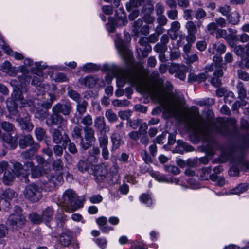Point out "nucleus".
Here are the masks:
<instances>
[{"mask_svg": "<svg viewBox=\"0 0 249 249\" xmlns=\"http://www.w3.org/2000/svg\"><path fill=\"white\" fill-rule=\"evenodd\" d=\"M22 75L18 76V79L20 84L18 85V90H14L12 94L13 100H7V107L9 111L13 115H17L18 110V107H25L33 106L36 109L37 112L35 117L43 120L46 118L49 115V112L47 109H40V107H44L45 108H50L53 102L55 100L54 94L51 93H45L44 99L49 97V101L43 99L40 95H38L37 99L33 101H27L24 100L21 93L26 92L27 90V86L29 85L31 76L27 75L29 71L26 66H22L20 68Z\"/></svg>", "mask_w": 249, "mask_h": 249, "instance_id": "nucleus-1", "label": "nucleus"}, {"mask_svg": "<svg viewBox=\"0 0 249 249\" xmlns=\"http://www.w3.org/2000/svg\"><path fill=\"white\" fill-rule=\"evenodd\" d=\"M194 122L192 135L194 137L195 141L202 140L205 142L211 141V131L221 135H226L228 131V125L234 126L236 123V120L234 118H230L226 120L224 118H219L208 127L205 124V120L200 116L196 117Z\"/></svg>", "mask_w": 249, "mask_h": 249, "instance_id": "nucleus-2", "label": "nucleus"}, {"mask_svg": "<svg viewBox=\"0 0 249 249\" xmlns=\"http://www.w3.org/2000/svg\"><path fill=\"white\" fill-rule=\"evenodd\" d=\"M121 78L123 84L128 82L133 85H139L141 87V90L146 93L151 99L155 102L160 103L162 102L164 95H168L172 91L173 87L171 83L166 81L164 84L162 80H160L158 85L147 84H140L138 73L135 71H131L124 74L121 77H118L117 79Z\"/></svg>", "mask_w": 249, "mask_h": 249, "instance_id": "nucleus-3", "label": "nucleus"}, {"mask_svg": "<svg viewBox=\"0 0 249 249\" xmlns=\"http://www.w3.org/2000/svg\"><path fill=\"white\" fill-rule=\"evenodd\" d=\"M71 109V104L69 101L54 105L52 108V114L46 119L47 125L48 126L58 125V128L62 130L67 129V119H65L60 113L68 116L70 114Z\"/></svg>", "mask_w": 249, "mask_h": 249, "instance_id": "nucleus-4", "label": "nucleus"}, {"mask_svg": "<svg viewBox=\"0 0 249 249\" xmlns=\"http://www.w3.org/2000/svg\"><path fill=\"white\" fill-rule=\"evenodd\" d=\"M62 198L61 205V212L64 211L71 213L82 206V203L78 199L76 194L71 189L66 190L63 195Z\"/></svg>", "mask_w": 249, "mask_h": 249, "instance_id": "nucleus-5", "label": "nucleus"}, {"mask_svg": "<svg viewBox=\"0 0 249 249\" xmlns=\"http://www.w3.org/2000/svg\"><path fill=\"white\" fill-rule=\"evenodd\" d=\"M26 222V219L21 209L18 206H15L14 212L7 220V224L13 231H17L25 225Z\"/></svg>", "mask_w": 249, "mask_h": 249, "instance_id": "nucleus-6", "label": "nucleus"}, {"mask_svg": "<svg viewBox=\"0 0 249 249\" xmlns=\"http://www.w3.org/2000/svg\"><path fill=\"white\" fill-rule=\"evenodd\" d=\"M35 68L37 69L36 72L35 73V74L36 76H34L32 81V84L36 86L37 87H39L38 89L43 91L42 95H41L42 97L44 96L43 95L45 93H49L47 92V90L48 89L49 86L48 85H45L44 84H42V80H43V73L41 71V70L44 69L46 67L44 65H41V63L39 62H35ZM34 68V67H33Z\"/></svg>", "mask_w": 249, "mask_h": 249, "instance_id": "nucleus-7", "label": "nucleus"}, {"mask_svg": "<svg viewBox=\"0 0 249 249\" xmlns=\"http://www.w3.org/2000/svg\"><path fill=\"white\" fill-rule=\"evenodd\" d=\"M163 115L166 119L171 117L178 118L181 114L180 107L175 102H170L162 105Z\"/></svg>", "mask_w": 249, "mask_h": 249, "instance_id": "nucleus-8", "label": "nucleus"}, {"mask_svg": "<svg viewBox=\"0 0 249 249\" xmlns=\"http://www.w3.org/2000/svg\"><path fill=\"white\" fill-rule=\"evenodd\" d=\"M120 15L117 16L116 18L114 19L112 17L108 18V22L107 25V30L109 32H113L117 26L125 25L127 23L126 16L122 9H119Z\"/></svg>", "mask_w": 249, "mask_h": 249, "instance_id": "nucleus-9", "label": "nucleus"}, {"mask_svg": "<svg viewBox=\"0 0 249 249\" xmlns=\"http://www.w3.org/2000/svg\"><path fill=\"white\" fill-rule=\"evenodd\" d=\"M23 194L26 198L32 202H36L41 197V193L39 187L33 184L27 186Z\"/></svg>", "mask_w": 249, "mask_h": 249, "instance_id": "nucleus-10", "label": "nucleus"}, {"mask_svg": "<svg viewBox=\"0 0 249 249\" xmlns=\"http://www.w3.org/2000/svg\"><path fill=\"white\" fill-rule=\"evenodd\" d=\"M84 139L86 142H85L83 138H81L80 141V145L81 147L87 150L91 147L93 142L96 141L95 137V131L92 127H86L84 129Z\"/></svg>", "mask_w": 249, "mask_h": 249, "instance_id": "nucleus-11", "label": "nucleus"}, {"mask_svg": "<svg viewBox=\"0 0 249 249\" xmlns=\"http://www.w3.org/2000/svg\"><path fill=\"white\" fill-rule=\"evenodd\" d=\"M48 181L45 184L48 191H52L56 186L60 185L63 182V175L62 173L54 172L51 174L48 177Z\"/></svg>", "mask_w": 249, "mask_h": 249, "instance_id": "nucleus-12", "label": "nucleus"}, {"mask_svg": "<svg viewBox=\"0 0 249 249\" xmlns=\"http://www.w3.org/2000/svg\"><path fill=\"white\" fill-rule=\"evenodd\" d=\"M187 71L188 68L185 65L176 63L172 64L169 69L170 73H175V76L181 80L185 79Z\"/></svg>", "mask_w": 249, "mask_h": 249, "instance_id": "nucleus-13", "label": "nucleus"}, {"mask_svg": "<svg viewBox=\"0 0 249 249\" xmlns=\"http://www.w3.org/2000/svg\"><path fill=\"white\" fill-rule=\"evenodd\" d=\"M52 137L54 143L58 144L62 142V145L64 147L71 141L68 135L66 133L62 134L61 131L58 128H55L53 130L52 133Z\"/></svg>", "mask_w": 249, "mask_h": 249, "instance_id": "nucleus-14", "label": "nucleus"}, {"mask_svg": "<svg viewBox=\"0 0 249 249\" xmlns=\"http://www.w3.org/2000/svg\"><path fill=\"white\" fill-rule=\"evenodd\" d=\"M94 126L101 133L105 134L109 131V127L107 125L103 116H98L94 119Z\"/></svg>", "mask_w": 249, "mask_h": 249, "instance_id": "nucleus-15", "label": "nucleus"}, {"mask_svg": "<svg viewBox=\"0 0 249 249\" xmlns=\"http://www.w3.org/2000/svg\"><path fill=\"white\" fill-rule=\"evenodd\" d=\"M17 120L22 130H25L27 132H30L33 130L34 125L30 121V118L29 115H26L24 118L18 117L17 119Z\"/></svg>", "mask_w": 249, "mask_h": 249, "instance_id": "nucleus-16", "label": "nucleus"}, {"mask_svg": "<svg viewBox=\"0 0 249 249\" xmlns=\"http://www.w3.org/2000/svg\"><path fill=\"white\" fill-rule=\"evenodd\" d=\"M115 43L119 53L122 57L125 58L130 55L126 45L122 39L118 38L117 40L115 41Z\"/></svg>", "mask_w": 249, "mask_h": 249, "instance_id": "nucleus-17", "label": "nucleus"}, {"mask_svg": "<svg viewBox=\"0 0 249 249\" xmlns=\"http://www.w3.org/2000/svg\"><path fill=\"white\" fill-rule=\"evenodd\" d=\"M216 38H225L229 44H233L236 36L231 34H228L227 31L224 29H219L216 32Z\"/></svg>", "mask_w": 249, "mask_h": 249, "instance_id": "nucleus-18", "label": "nucleus"}, {"mask_svg": "<svg viewBox=\"0 0 249 249\" xmlns=\"http://www.w3.org/2000/svg\"><path fill=\"white\" fill-rule=\"evenodd\" d=\"M33 144H34V139L30 134L23 136L19 141V146L22 149H25L29 146H32Z\"/></svg>", "mask_w": 249, "mask_h": 249, "instance_id": "nucleus-19", "label": "nucleus"}, {"mask_svg": "<svg viewBox=\"0 0 249 249\" xmlns=\"http://www.w3.org/2000/svg\"><path fill=\"white\" fill-rule=\"evenodd\" d=\"M79 81L81 85L90 88L95 85L97 82V79L93 76H86L80 78Z\"/></svg>", "mask_w": 249, "mask_h": 249, "instance_id": "nucleus-20", "label": "nucleus"}, {"mask_svg": "<svg viewBox=\"0 0 249 249\" xmlns=\"http://www.w3.org/2000/svg\"><path fill=\"white\" fill-rule=\"evenodd\" d=\"M223 74L221 69L214 70L213 77L211 80V83L216 87H219L221 85V81L219 79Z\"/></svg>", "mask_w": 249, "mask_h": 249, "instance_id": "nucleus-21", "label": "nucleus"}, {"mask_svg": "<svg viewBox=\"0 0 249 249\" xmlns=\"http://www.w3.org/2000/svg\"><path fill=\"white\" fill-rule=\"evenodd\" d=\"M145 168H146V171H143L142 170V172L145 173L148 172L149 174L154 178L156 180L160 182H168V179L162 175H161L158 173L154 172L149 166L146 165Z\"/></svg>", "mask_w": 249, "mask_h": 249, "instance_id": "nucleus-22", "label": "nucleus"}, {"mask_svg": "<svg viewBox=\"0 0 249 249\" xmlns=\"http://www.w3.org/2000/svg\"><path fill=\"white\" fill-rule=\"evenodd\" d=\"M202 25L201 21L197 22V25L192 21H188L185 24V28L187 30V33L196 34L197 29Z\"/></svg>", "mask_w": 249, "mask_h": 249, "instance_id": "nucleus-23", "label": "nucleus"}, {"mask_svg": "<svg viewBox=\"0 0 249 249\" xmlns=\"http://www.w3.org/2000/svg\"><path fill=\"white\" fill-rule=\"evenodd\" d=\"M71 232L69 230H66L60 235V242L63 246L67 247L71 242Z\"/></svg>", "mask_w": 249, "mask_h": 249, "instance_id": "nucleus-24", "label": "nucleus"}, {"mask_svg": "<svg viewBox=\"0 0 249 249\" xmlns=\"http://www.w3.org/2000/svg\"><path fill=\"white\" fill-rule=\"evenodd\" d=\"M147 41L148 39L147 38L142 37L140 38L139 41L141 46L144 47L143 50L141 48L140 49V51H142V55L144 57H146L148 52L151 50V47L148 44Z\"/></svg>", "mask_w": 249, "mask_h": 249, "instance_id": "nucleus-25", "label": "nucleus"}, {"mask_svg": "<svg viewBox=\"0 0 249 249\" xmlns=\"http://www.w3.org/2000/svg\"><path fill=\"white\" fill-rule=\"evenodd\" d=\"M214 63L211 65L207 66L206 69L208 71H212L213 70L221 69V62L222 60V58L220 56H214L213 58Z\"/></svg>", "mask_w": 249, "mask_h": 249, "instance_id": "nucleus-26", "label": "nucleus"}, {"mask_svg": "<svg viewBox=\"0 0 249 249\" xmlns=\"http://www.w3.org/2000/svg\"><path fill=\"white\" fill-rule=\"evenodd\" d=\"M54 210L51 207H48L42 212V219L43 221L48 222L52 219Z\"/></svg>", "mask_w": 249, "mask_h": 249, "instance_id": "nucleus-27", "label": "nucleus"}, {"mask_svg": "<svg viewBox=\"0 0 249 249\" xmlns=\"http://www.w3.org/2000/svg\"><path fill=\"white\" fill-rule=\"evenodd\" d=\"M111 140L112 143V150L118 149L121 145V137L119 133L115 132L111 136Z\"/></svg>", "mask_w": 249, "mask_h": 249, "instance_id": "nucleus-28", "label": "nucleus"}, {"mask_svg": "<svg viewBox=\"0 0 249 249\" xmlns=\"http://www.w3.org/2000/svg\"><path fill=\"white\" fill-rule=\"evenodd\" d=\"M147 124L146 123H143V129L141 131V136L140 139L141 142L145 146H146L149 143V138L147 135Z\"/></svg>", "mask_w": 249, "mask_h": 249, "instance_id": "nucleus-29", "label": "nucleus"}, {"mask_svg": "<svg viewBox=\"0 0 249 249\" xmlns=\"http://www.w3.org/2000/svg\"><path fill=\"white\" fill-rule=\"evenodd\" d=\"M154 10V4L153 1L151 0H146L142 10L143 15H149L153 12Z\"/></svg>", "mask_w": 249, "mask_h": 249, "instance_id": "nucleus-30", "label": "nucleus"}, {"mask_svg": "<svg viewBox=\"0 0 249 249\" xmlns=\"http://www.w3.org/2000/svg\"><path fill=\"white\" fill-rule=\"evenodd\" d=\"M83 127L81 125H77L74 126L71 132V137L73 140L82 138V131Z\"/></svg>", "mask_w": 249, "mask_h": 249, "instance_id": "nucleus-31", "label": "nucleus"}, {"mask_svg": "<svg viewBox=\"0 0 249 249\" xmlns=\"http://www.w3.org/2000/svg\"><path fill=\"white\" fill-rule=\"evenodd\" d=\"M248 188V185L247 184L242 183L239 184L238 186L234 188V189L231 190L230 191V193L231 194L239 195L247 191Z\"/></svg>", "mask_w": 249, "mask_h": 249, "instance_id": "nucleus-32", "label": "nucleus"}, {"mask_svg": "<svg viewBox=\"0 0 249 249\" xmlns=\"http://www.w3.org/2000/svg\"><path fill=\"white\" fill-rule=\"evenodd\" d=\"M14 179V173L9 171H6L4 174L2 180L4 184L6 185H10Z\"/></svg>", "mask_w": 249, "mask_h": 249, "instance_id": "nucleus-33", "label": "nucleus"}, {"mask_svg": "<svg viewBox=\"0 0 249 249\" xmlns=\"http://www.w3.org/2000/svg\"><path fill=\"white\" fill-rule=\"evenodd\" d=\"M211 171V168L209 167L202 168L199 171V173L197 176L199 177L202 180H208Z\"/></svg>", "mask_w": 249, "mask_h": 249, "instance_id": "nucleus-34", "label": "nucleus"}, {"mask_svg": "<svg viewBox=\"0 0 249 249\" xmlns=\"http://www.w3.org/2000/svg\"><path fill=\"white\" fill-rule=\"evenodd\" d=\"M180 24L178 21H175L171 23L170 30L174 33L173 36L171 35V38L172 40L176 39L177 37V32L180 30Z\"/></svg>", "mask_w": 249, "mask_h": 249, "instance_id": "nucleus-35", "label": "nucleus"}, {"mask_svg": "<svg viewBox=\"0 0 249 249\" xmlns=\"http://www.w3.org/2000/svg\"><path fill=\"white\" fill-rule=\"evenodd\" d=\"M143 129V124H142L137 131H132L128 134L130 139L134 141H137L141 136V131Z\"/></svg>", "mask_w": 249, "mask_h": 249, "instance_id": "nucleus-36", "label": "nucleus"}, {"mask_svg": "<svg viewBox=\"0 0 249 249\" xmlns=\"http://www.w3.org/2000/svg\"><path fill=\"white\" fill-rule=\"evenodd\" d=\"M77 167L78 170L81 172H86L91 167L90 163H89L87 160L85 161L80 160L77 165Z\"/></svg>", "mask_w": 249, "mask_h": 249, "instance_id": "nucleus-37", "label": "nucleus"}, {"mask_svg": "<svg viewBox=\"0 0 249 249\" xmlns=\"http://www.w3.org/2000/svg\"><path fill=\"white\" fill-rule=\"evenodd\" d=\"M105 116L108 121L110 123H115L118 120V117L116 113L110 109H108L106 111Z\"/></svg>", "mask_w": 249, "mask_h": 249, "instance_id": "nucleus-38", "label": "nucleus"}, {"mask_svg": "<svg viewBox=\"0 0 249 249\" xmlns=\"http://www.w3.org/2000/svg\"><path fill=\"white\" fill-rule=\"evenodd\" d=\"M13 168V173L17 176H19L21 174L23 166L21 163L18 162H10Z\"/></svg>", "mask_w": 249, "mask_h": 249, "instance_id": "nucleus-39", "label": "nucleus"}, {"mask_svg": "<svg viewBox=\"0 0 249 249\" xmlns=\"http://www.w3.org/2000/svg\"><path fill=\"white\" fill-rule=\"evenodd\" d=\"M144 1V0H131L129 3L126 4V9L130 11L132 8H137L141 6Z\"/></svg>", "mask_w": 249, "mask_h": 249, "instance_id": "nucleus-40", "label": "nucleus"}, {"mask_svg": "<svg viewBox=\"0 0 249 249\" xmlns=\"http://www.w3.org/2000/svg\"><path fill=\"white\" fill-rule=\"evenodd\" d=\"M76 109L77 112L80 114H82L86 112V108L88 106L87 101L85 100L82 101H78L77 102Z\"/></svg>", "mask_w": 249, "mask_h": 249, "instance_id": "nucleus-41", "label": "nucleus"}, {"mask_svg": "<svg viewBox=\"0 0 249 249\" xmlns=\"http://www.w3.org/2000/svg\"><path fill=\"white\" fill-rule=\"evenodd\" d=\"M35 134L36 139L39 141H41L45 136L46 131L41 127H36L35 130Z\"/></svg>", "mask_w": 249, "mask_h": 249, "instance_id": "nucleus-42", "label": "nucleus"}, {"mask_svg": "<svg viewBox=\"0 0 249 249\" xmlns=\"http://www.w3.org/2000/svg\"><path fill=\"white\" fill-rule=\"evenodd\" d=\"M1 128L5 131L12 133L15 131L14 126L10 122L4 121L1 124Z\"/></svg>", "mask_w": 249, "mask_h": 249, "instance_id": "nucleus-43", "label": "nucleus"}, {"mask_svg": "<svg viewBox=\"0 0 249 249\" xmlns=\"http://www.w3.org/2000/svg\"><path fill=\"white\" fill-rule=\"evenodd\" d=\"M239 97L240 99H244L246 97L247 93L246 90L244 87V85L242 82H239L236 86Z\"/></svg>", "mask_w": 249, "mask_h": 249, "instance_id": "nucleus-44", "label": "nucleus"}, {"mask_svg": "<svg viewBox=\"0 0 249 249\" xmlns=\"http://www.w3.org/2000/svg\"><path fill=\"white\" fill-rule=\"evenodd\" d=\"M2 195L5 198L10 200L16 197L17 194L14 190L7 189L3 191Z\"/></svg>", "mask_w": 249, "mask_h": 249, "instance_id": "nucleus-45", "label": "nucleus"}, {"mask_svg": "<svg viewBox=\"0 0 249 249\" xmlns=\"http://www.w3.org/2000/svg\"><path fill=\"white\" fill-rule=\"evenodd\" d=\"M240 16L238 12H232L228 18L229 21L232 24H237L239 21Z\"/></svg>", "mask_w": 249, "mask_h": 249, "instance_id": "nucleus-46", "label": "nucleus"}, {"mask_svg": "<svg viewBox=\"0 0 249 249\" xmlns=\"http://www.w3.org/2000/svg\"><path fill=\"white\" fill-rule=\"evenodd\" d=\"M140 201L147 206H150L152 204L151 197L147 194H143L140 197Z\"/></svg>", "mask_w": 249, "mask_h": 249, "instance_id": "nucleus-47", "label": "nucleus"}, {"mask_svg": "<svg viewBox=\"0 0 249 249\" xmlns=\"http://www.w3.org/2000/svg\"><path fill=\"white\" fill-rule=\"evenodd\" d=\"M53 167L55 171H61L64 167L63 162L60 159H56L53 163Z\"/></svg>", "mask_w": 249, "mask_h": 249, "instance_id": "nucleus-48", "label": "nucleus"}, {"mask_svg": "<svg viewBox=\"0 0 249 249\" xmlns=\"http://www.w3.org/2000/svg\"><path fill=\"white\" fill-rule=\"evenodd\" d=\"M112 105L116 107H126L127 106L129 102L125 99V100H119V99H115L112 102Z\"/></svg>", "mask_w": 249, "mask_h": 249, "instance_id": "nucleus-49", "label": "nucleus"}, {"mask_svg": "<svg viewBox=\"0 0 249 249\" xmlns=\"http://www.w3.org/2000/svg\"><path fill=\"white\" fill-rule=\"evenodd\" d=\"M234 51L235 54L238 56H240L241 58L242 56L244 57L245 55H247L246 51L245 52V48L242 45H239L235 46Z\"/></svg>", "mask_w": 249, "mask_h": 249, "instance_id": "nucleus-50", "label": "nucleus"}, {"mask_svg": "<svg viewBox=\"0 0 249 249\" xmlns=\"http://www.w3.org/2000/svg\"><path fill=\"white\" fill-rule=\"evenodd\" d=\"M29 218L31 221L36 224H39L41 221H43L42 216L40 217L38 214L35 213H33L30 214Z\"/></svg>", "mask_w": 249, "mask_h": 249, "instance_id": "nucleus-51", "label": "nucleus"}, {"mask_svg": "<svg viewBox=\"0 0 249 249\" xmlns=\"http://www.w3.org/2000/svg\"><path fill=\"white\" fill-rule=\"evenodd\" d=\"M42 167L40 166L34 167L31 170L32 177L34 178H38L42 175Z\"/></svg>", "mask_w": 249, "mask_h": 249, "instance_id": "nucleus-52", "label": "nucleus"}, {"mask_svg": "<svg viewBox=\"0 0 249 249\" xmlns=\"http://www.w3.org/2000/svg\"><path fill=\"white\" fill-rule=\"evenodd\" d=\"M207 16V13L204 10L201 8H198L195 12V17L197 20L204 18Z\"/></svg>", "mask_w": 249, "mask_h": 249, "instance_id": "nucleus-53", "label": "nucleus"}, {"mask_svg": "<svg viewBox=\"0 0 249 249\" xmlns=\"http://www.w3.org/2000/svg\"><path fill=\"white\" fill-rule=\"evenodd\" d=\"M132 113L130 110L120 111L118 112V116L122 120H128L131 116Z\"/></svg>", "mask_w": 249, "mask_h": 249, "instance_id": "nucleus-54", "label": "nucleus"}, {"mask_svg": "<svg viewBox=\"0 0 249 249\" xmlns=\"http://www.w3.org/2000/svg\"><path fill=\"white\" fill-rule=\"evenodd\" d=\"M143 23L142 20V19H138L134 23V29L133 32L136 36H138L139 34V30L140 27L142 26Z\"/></svg>", "mask_w": 249, "mask_h": 249, "instance_id": "nucleus-55", "label": "nucleus"}, {"mask_svg": "<svg viewBox=\"0 0 249 249\" xmlns=\"http://www.w3.org/2000/svg\"><path fill=\"white\" fill-rule=\"evenodd\" d=\"M141 156H142V159L144 160V161H145V163L146 164L144 166L145 169H144V170L142 169V170L143 171H146V168H145V166L146 165H148V166H149L150 167V166L149 165V164L150 163L152 162L150 156L147 153V152L145 151L142 152Z\"/></svg>", "mask_w": 249, "mask_h": 249, "instance_id": "nucleus-56", "label": "nucleus"}, {"mask_svg": "<svg viewBox=\"0 0 249 249\" xmlns=\"http://www.w3.org/2000/svg\"><path fill=\"white\" fill-rule=\"evenodd\" d=\"M0 47L4 50L6 53L13 55V52L9 46L5 44L4 40L1 38H0Z\"/></svg>", "mask_w": 249, "mask_h": 249, "instance_id": "nucleus-57", "label": "nucleus"}, {"mask_svg": "<svg viewBox=\"0 0 249 249\" xmlns=\"http://www.w3.org/2000/svg\"><path fill=\"white\" fill-rule=\"evenodd\" d=\"M81 123L87 127L91 125L93 123L92 117L89 114L86 115L82 118Z\"/></svg>", "mask_w": 249, "mask_h": 249, "instance_id": "nucleus-58", "label": "nucleus"}, {"mask_svg": "<svg viewBox=\"0 0 249 249\" xmlns=\"http://www.w3.org/2000/svg\"><path fill=\"white\" fill-rule=\"evenodd\" d=\"M213 48L215 49L217 52V53L221 54L223 53L226 51V46L222 43H219L217 44H213Z\"/></svg>", "mask_w": 249, "mask_h": 249, "instance_id": "nucleus-59", "label": "nucleus"}, {"mask_svg": "<svg viewBox=\"0 0 249 249\" xmlns=\"http://www.w3.org/2000/svg\"><path fill=\"white\" fill-rule=\"evenodd\" d=\"M154 50L158 53H165L167 50V46L161 43H158L154 46Z\"/></svg>", "mask_w": 249, "mask_h": 249, "instance_id": "nucleus-60", "label": "nucleus"}, {"mask_svg": "<svg viewBox=\"0 0 249 249\" xmlns=\"http://www.w3.org/2000/svg\"><path fill=\"white\" fill-rule=\"evenodd\" d=\"M63 145L56 144L53 147V150L55 156L60 157L62 155L63 153Z\"/></svg>", "mask_w": 249, "mask_h": 249, "instance_id": "nucleus-61", "label": "nucleus"}, {"mask_svg": "<svg viewBox=\"0 0 249 249\" xmlns=\"http://www.w3.org/2000/svg\"><path fill=\"white\" fill-rule=\"evenodd\" d=\"M100 146L101 148L106 147L108 144V137L104 134L99 138Z\"/></svg>", "mask_w": 249, "mask_h": 249, "instance_id": "nucleus-62", "label": "nucleus"}, {"mask_svg": "<svg viewBox=\"0 0 249 249\" xmlns=\"http://www.w3.org/2000/svg\"><path fill=\"white\" fill-rule=\"evenodd\" d=\"M178 12L175 8L167 12L168 18L171 20H176L178 18Z\"/></svg>", "mask_w": 249, "mask_h": 249, "instance_id": "nucleus-63", "label": "nucleus"}, {"mask_svg": "<svg viewBox=\"0 0 249 249\" xmlns=\"http://www.w3.org/2000/svg\"><path fill=\"white\" fill-rule=\"evenodd\" d=\"M55 80L58 82H63L68 80L67 75L63 73H58L55 77Z\"/></svg>", "mask_w": 249, "mask_h": 249, "instance_id": "nucleus-64", "label": "nucleus"}]
</instances>
